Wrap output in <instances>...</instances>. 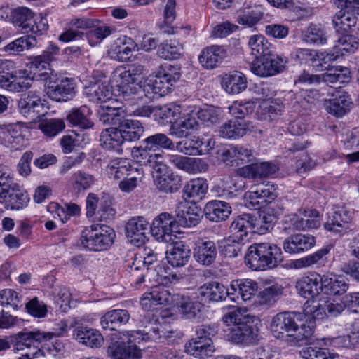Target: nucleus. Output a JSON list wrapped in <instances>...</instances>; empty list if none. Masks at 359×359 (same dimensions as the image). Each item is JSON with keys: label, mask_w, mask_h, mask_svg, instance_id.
<instances>
[{"label": "nucleus", "mask_w": 359, "mask_h": 359, "mask_svg": "<svg viewBox=\"0 0 359 359\" xmlns=\"http://www.w3.org/2000/svg\"><path fill=\"white\" fill-rule=\"evenodd\" d=\"M197 338L185 346L186 352L194 357L211 356L214 351L211 337L217 333V327L211 325H202L196 329Z\"/></svg>", "instance_id": "9b49d317"}, {"label": "nucleus", "mask_w": 359, "mask_h": 359, "mask_svg": "<svg viewBox=\"0 0 359 359\" xmlns=\"http://www.w3.org/2000/svg\"><path fill=\"white\" fill-rule=\"evenodd\" d=\"M90 110L86 106L73 109L67 116V121L73 126H78L82 129H88L93 126V122L89 118Z\"/></svg>", "instance_id": "09e8293b"}, {"label": "nucleus", "mask_w": 359, "mask_h": 359, "mask_svg": "<svg viewBox=\"0 0 359 359\" xmlns=\"http://www.w3.org/2000/svg\"><path fill=\"white\" fill-rule=\"evenodd\" d=\"M330 249L326 247L318 250L313 254L306 257L297 259L291 262V267L294 269H300L311 266L323 258L329 253Z\"/></svg>", "instance_id": "680f3d73"}, {"label": "nucleus", "mask_w": 359, "mask_h": 359, "mask_svg": "<svg viewBox=\"0 0 359 359\" xmlns=\"http://www.w3.org/2000/svg\"><path fill=\"white\" fill-rule=\"evenodd\" d=\"M302 316L298 312H280L272 318L271 332L276 339H285L291 345L306 344L313 333L314 326L306 325Z\"/></svg>", "instance_id": "f257e3e1"}, {"label": "nucleus", "mask_w": 359, "mask_h": 359, "mask_svg": "<svg viewBox=\"0 0 359 359\" xmlns=\"http://www.w3.org/2000/svg\"><path fill=\"white\" fill-rule=\"evenodd\" d=\"M208 188L207 181L203 178L192 179L186 184L184 192L189 198L194 199L203 198Z\"/></svg>", "instance_id": "6e6d98bb"}, {"label": "nucleus", "mask_w": 359, "mask_h": 359, "mask_svg": "<svg viewBox=\"0 0 359 359\" xmlns=\"http://www.w3.org/2000/svg\"><path fill=\"white\" fill-rule=\"evenodd\" d=\"M140 337L137 330L112 332L108 355L111 359H141L142 351L136 345L142 341Z\"/></svg>", "instance_id": "20e7f679"}, {"label": "nucleus", "mask_w": 359, "mask_h": 359, "mask_svg": "<svg viewBox=\"0 0 359 359\" xmlns=\"http://www.w3.org/2000/svg\"><path fill=\"white\" fill-rule=\"evenodd\" d=\"M255 103L252 101H248L245 103L236 101L229 107V114L234 116L236 120L243 121L250 114H252L255 109Z\"/></svg>", "instance_id": "69168bd1"}, {"label": "nucleus", "mask_w": 359, "mask_h": 359, "mask_svg": "<svg viewBox=\"0 0 359 359\" xmlns=\"http://www.w3.org/2000/svg\"><path fill=\"white\" fill-rule=\"evenodd\" d=\"M115 236L112 228L104 225H93L82 231L80 241L81 245L90 250L102 251L112 245Z\"/></svg>", "instance_id": "9d476101"}, {"label": "nucleus", "mask_w": 359, "mask_h": 359, "mask_svg": "<svg viewBox=\"0 0 359 359\" xmlns=\"http://www.w3.org/2000/svg\"><path fill=\"white\" fill-rule=\"evenodd\" d=\"M112 81L116 83V88L119 96L128 98L135 95L140 88L135 79L125 67L117 68L113 74Z\"/></svg>", "instance_id": "6ab92c4d"}, {"label": "nucleus", "mask_w": 359, "mask_h": 359, "mask_svg": "<svg viewBox=\"0 0 359 359\" xmlns=\"http://www.w3.org/2000/svg\"><path fill=\"white\" fill-rule=\"evenodd\" d=\"M278 196L274 184L268 182L266 184L259 185L256 190L250 191L246 196L248 208L255 210L273 201Z\"/></svg>", "instance_id": "dca6fc26"}, {"label": "nucleus", "mask_w": 359, "mask_h": 359, "mask_svg": "<svg viewBox=\"0 0 359 359\" xmlns=\"http://www.w3.org/2000/svg\"><path fill=\"white\" fill-rule=\"evenodd\" d=\"M298 294L304 298H313L323 292V276L312 273L299 278L295 285Z\"/></svg>", "instance_id": "aec40b11"}, {"label": "nucleus", "mask_w": 359, "mask_h": 359, "mask_svg": "<svg viewBox=\"0 0 359 359\" xmlns=\"http://www.w3.org/2000/svg\"><path fill=\"white\" fill-rule=\"evenodd\" d=\"M203 212L209 221L219 222L229 217L231 213V207L224 201L214 200L206 203Z\"/></svg>", "instance_id": "72a5a7b5"}, {"label": "nucleus", "mask_w": 359, "mask_h": 359, "mask_svg": "<svg viewBox=\"0 0 359 359\" xmlns=\"http://www.w3.org/2000/svg\"><path fill=\"white\" fill-rule=\"evenodd\" d=\"M100 144L107 150H121V146L125 142L119 128L116 126H111L104 129L100 134Z\"/></svg>", "instance_id": "a18cd8bd"}, {"label": "nucleus", "mask_w": 359, "mask_h": 359, "mask_svg": "<svg viewBox=\"0 0 359 359\" xmlns=\"http://www.w3.org/2000/svg\"><path fill=\"white\" fill-rule=\"evenodd\" d=\"M302 40L306 43L323 45L327 42V36L320 26L311 25L302 32Z\"/></svg>", "instance_id": "bf43d9fd"}, {"label": "nucleus", "mask_w": 359, "mask_h": 359, "mask_svg": "<svg viewBox=\"0 0 359 359\" xmlns=\"http://www.w3.org/2000/svg\"><path fill=\"white\" fill-rule=\"evenodd\" d=\"M55 334L53 332H42L39 330L33 332H21L11 336V342L14 351H28L23 355L28 359H33L41 353L39 345L43 342L50 341Z\"/></svg>", "instance_id": "6e6552de"}, {"label": "nucleus", "mask_w": 359, "mask_h": 359, "mask_svg": "<svg viewBox=\"0 0 359 359\" xmlns=\"http://www.w3.org/2000/svg\"><path fill=\"white\" fill-rule=\"evenodd\" d=\"M144 145H147V148L155 151H161L160 149H173L174 143L164 133H156L148 136L143 141Z\"/></svg>", "instance_id": "5fc2aeb1"}, {"label": "nucleus", "mask_w": 359, "mask_h": 359, "mask_svg": "<svg viewBox=\"0 0 359 359\" xmlns=\"http://www.w3.org/2000/svg\"><path fill=\"white\" fill-rule=\"evenodd\" d=\"M351 219V213L344 209H341L334 211L332 215L328 217L324 227L329 231L341 233L350 229Z\"/></svg>", "instance_id": "f704fd0d"}, {"label": "nucleus", "mask_w": 359, "mask_h": 359, "mask_svg": "<svg viewBox=\"0 0 359 359\" xmlns=\"http://www.w3.org/2000/svg\"><path fill=\"white\" fill-rule=\"evenodd\" d=\"M167 325L160 324L156 320L149 322L143 330H137L142 341H153L160 343L170 337L172 332L166 329Z\"/></svg>", "instance_id": "ea45409f"}, {"label": "nucleus", "mask_w": 359, "mask_h": 359, "mask_svg": "<svg viewBox=\"0 0 359 359\" xmlns=\"http://www.w3.org/2000/svg\"><path fill=\"white\" fill-rule=\"evenodd\" d=\"M29 200L27 191L13 182L10 170L0 165V203L6 210L18 211L27 207Z\"/></svg>", "instance_id": "39448f33"}, {"label": "nucleus", "mask_w": 359, "mask_h": 359, "mask_svg": "<svg viewBox=\"0 0 359 359\" xmlns=\"http://www.w3.org/2000/svg\"><path fill=\"white\" fill-rule=\"evenodd\" d=\"M230 299L236 302L241 298L243 302L250 300L258 290L257 283L251 279L234 280L231 285Z\"/></svg>", "instance_id": "bb28decb"}, {"label": "nucleus", "mask_w": 359, "mask_h": 359, "mask_svg": "<svg viewBox=\"0 0 359 359\" xmlns=\"http://www.w3.org/2000/svg\"><path fill=\"white\" fill-rule=\"evenodd\" d=\"M283 261L281 248L276 244L264 242L251 245L245 256V262L254 271L273 269Z\"/></svg>", "instance_id": "f03ea898"}, {"label": "nucleus", "mask_w": 359, "mask_h": 359, "mask_svg": "<svg viewBox=\"0 0 359 359\" xmlns=\"http://www.w3.org/2000/svg\"><path fill=\"white\" fill-rule=\"evenodd\" d=\"M39 127L45 135L51 137L60 133L65 128V124L62 119L52 118L43 121Z\"/></svg>", "instance_id": "774afa93"}, {"label": "nucleus", "mask_w": 359, "mask_h": 359, "mask_svg": "<svg viewBox=\"0 0 359 359\" xmlns=\"http://www.w3.org/2000/svg\"><path fill=\"white\" fill-rule=\"evenodd\" d=\"M263 18L261 8L257 6L244 8L240 11L237 22L243 25L252 27Z\"/></svg>", "instance_id": "13d9d810"}, {"label": "nucleus", "mask_w": 359, "mask_h": 359, "mask_svg": "<svg viewBox=\"0 0 359 359\" xmlns=\"http://www.w3.org/2000/svg\"><path fill=\"white\" fill-rule=\"evenodd\" d=\"M84 93L90 101L96 103H107L112 98L113 93L109 86L101 81L90 84L85 88Z\"/></svg>", "instance_id": "58836bf2"}, {"label": "nucleus", "mask_w": 359, "mask_h": 359, "mask_svg": "<svg viewBox=\"0 0 359 359\" xmlns=\"http://www.w3.org/2000/svg\"><path fill=\"white\" fill-rule=\"evenodd\" d=\"M201 145L202 137L193 136L189 139H185L177 142L176 149L178 151L185 155L195 156L200 155Z\"/></svg>", "instance_id": "0e129e2a"}, {"label": "nucleus", "mask_w": 359, "mask_h": 359, "mask_svg": "<svg viewBox=\"0 0 359 359\" xmlns=\"http://www.w3.org/2000/svg\"><path fill=\"white\" fill-rule=\"evenodd\" d=\"M172 299L169 290L163 285H158L151 288V292L144 294L141 300L142 306H147L148 302L154 305H166Z\"/></svg>", "instance_id": "49530a36"}, {"label": "nucleus", "mask_w": 359, "mask_h": 359, "mask_svg": "<svg viewBox=\"0 0 359 359\" xmlns=\"http://www.w3.org/2000/svg\"><path fill=\"white\" fill-rule=\"evenodd\" d=\"M150 228L149 222L143 217H134L126 224V236L135 246L140 247L147 240V233Z\"/></svg>", "instance_id": "a211bd4d"}, {"label": "nucleus", "mask_w": 359, "mask_h": 359, "mask_svg": "<svg viewBox=\"0 0 359 359\" xmlns=\"http://www.w3.org/2000/svg\"><path fill=\"white\" fill-rule=\"evenodd\" d=\"M287 62L286 57L270 55L257 57L250 65L251 71L261 77L271 76L283 72Z\"/></svg>", "instance_id": "f8f14e48"}, {"label": "nucleus", "mask_w": 359, "mask_h": 359, "mask_svg": "<svg viewBox=\"0 0 359 359\" xmlns=\"http://www.w3.org/2000/svg\"><path fill=\"white\" fill-rule=\"evenodd\" d=\"M178 224L177 218L168 212H162L157 216L150 225L152 236L159 241L168 242L172 233L177 232Z\"/></svg>", "instance_id": "4468645a"}, {"label": "nucleus", "mask_w": 359, "mask_h": 359, "mask_svg": "<svg viewBox=\"0 0 359 359\" xmlns=\"http://www.w3.org/2000/svg\"><path fill=\"white\" fill-rule=\"evenodd\" d=\"M316 244L315 237L309 234L296 233L289 236L283 242L285 252L293 255L306 252Z\"/></svg>", "instance_id": "4be33fe9"}, {"label": "nucleus", "mask_w": 359, "mask_h": 359, "mask_svg": "<svg viewBox=\"0 0 359 359\" xmlns=\"http://www.w3.org/2000/svg\"><path fill=\"white\" fill-rule=\"evenodd\" d=\"M112 50L116 54V58L121 62H126L130 59L132 52L137 50V45L134 40L123 36L116 39Z\"/></svg>", "instance_id": "de8ad7c7"}, {"label": "nucleus", "mask_w": 359, "mask_h": 359, "mask_svg": "<svg viewBox=\"0 0 359 359\" xmlns=\"http://www.w3.org/2000/svg\"><path fill=\"white\" fill-rule=\"evenodd\" d=\"M252 319L241 308L233 306L229 307L227 312L222 316V321L227 326L234 327V325L244 323Z\"/></svg>", "instance_id": "e2e57ef3"}, {"label": "nucleus", "mask_w": 359, "mask_h": 359, "mask_svg": "<svg viewBox=\"0 0 359 359\" xmlns=\"http://www.w3.org/2000/svg\"><path fill=\"white\" fill-rule=\"evenodd\" d=\"M231 287L226 288L223 284L212 281L201 285L197 291L198 297L205 302H222L226 297L230 299Z\"/></svg>", "instance_id": "393cba45"}, {"label": "nucleus", "mask_w": 359, "mask_h": 359, "mask_svg": "<svg viewBox=\"0 0 359 359\" xmlns=\"http://www.w3.org/2000/svg\"><path fill=\"white\" fill-rule=\"evenodd\" d=\"M223 88L229 94H238L247 88V80L241 72H234L226 74L222 81Z\"/></svg>", "instance_id": "c03bdc74"}, {"label": "nucleus", "mask_w": 359, "mask_h": 359, "mask_svg": "<svg viewBox=\"0 0 359 359\" xmlns=\"http://www.w3.org/2000/svg\"><path fill=\"white\" fill-rule=\"evenodd\" d=\"M10 63L8 60L0 59V87L11 92H20L27 89L30 86L28 82L9 72Z\"/></svg>", "instance_id": "412c9836"}, {"label": "nucleus", "mask_w": 359, "mask_h": 359, "mask_svg": "<svg viewBox=\"0 0 359 359\" xmlns=\"http://www.w3.org/2000/svg\"><path fill=\"white\" fill-rule=\"evenodd\" d=\"M130 314L125 309H114L107 312L100 319L102 327L105 330L113 332H118L116 329L128 322Z\"/></svg>", "instance_id": "4c0bfd02"}, {"label": "nucleus", "mask_w": 359, "mask_h": 359, "mask_svg": "<svg viewBox=\"0 0 359 359\" xmlns=\"http://www.w3.org/2000/svg\"><path fill=\"white\" fill-rule=\"evenodd\" d=\"M203 308L201 302L194 301L189 297H183L178 306L179 312L189 320L200 318Z\"/></svg>", "instance_id": "864d4df0"}, {"label": "nucleus", "mask_w": 359, "mask_h": 359, "mask_svg": "<svg viewBox=\"0 0 359 359\" xmlns=\"http://www.w3.org/2000/svg\"><path fill=\"white\" fill-rule=\"evenodd\" d=\"M53 59L52 53H43L32 59L29 64L30 74L33 80L45 81L51 80L53 70L50 68L49 62Z\"/></svg>", "instance_id": "a878e982"}, {"label": "nucleus", "mask_w": 359, "mask_h": 359, "mask_svg": "<svg viewBox=\"0 0 359 359\" xmlns=\"http://www.w3.org/2000/svg\"><path fill=\"white\" fill-rule=\"evenodd\" d=\"M74 336L79 343L91 348L101 346L104 340L97 330L83 326L77 327L74 331Z\"/></svg>", "instance_id": "37998d69"}, {"label": "nucleus", "mask_w": 359, "mask_h": 359, "mask_svg": "<svg viewBox=\"0 0 359 359\" xmlns=\"http://www.w3.org/2000/svg\"><path fill=\"white\" fill-rule=\"evenodd\" d=\"M217 255V247L214 241L201 240L197 241L194 251V257L197 262L204 266L213 264Z\"/></svg>", "instance_id": "7c9ffc66"}, {"label": "nucleus", "mask_w": 359, "mask_h": 359, "mask_svg": "<svg viewBox=\"0 0 359 359\" xmlns=\"http://www.w3.org/2000/svg\"><path fill=\"white\" fill-rule=\"evenodd\" d=\"M339 55L327 53H318L317 51L308 48H299L292 53V57L300 63H307L309 62H315L320 60L327 65L329 62L337 60Z\"/></svg>", "instance_id": "e433bc0d"}, {"label": "nucleus", "mask_w": 359, "mask_h": 359, "mask_svg": "<svg viewBox=\"0 0 359 359\" xmlns=\"http://www.w3.org/2000/svg\"><path fill=\"white\" fill-rule=\"evenodd\" d=\"M349 284L346 278L334 273L323 275V292L330 296H340L347 292Z\"/></svg>", "instance_id": "2f4dec72"}, {"label": "nucleus", "mask_w": 359, "mask_h": 359, "mask_svg": "<svg viewBox=\"0 0 359 359\" xmlns=\"http://www.w3.org/2000/svg\"><path fill=\"white\" fill-rule=\"evenodd\" d=\"M178 225L195 226L201 221V216L196 207L189 206L185 203H180L175 210Z\"/></svg>", "instance_id": "79ce46f5"}, {"label": "nucleus", "mask_w": 359, "mask_h": 359, "mask_svg": "<svg viewBox=\"0 0 359 359\" xmlns=\"http://www.w3.org/2000/svg\"><path fill=\"white\" fill-rule=\"evenodd\" d=\"M352 104L346 92H339L334 98L329 100L325 105L328 113L341 117L350 111Z\"/></svg>", "instance_id": "a19ab883"}, {"label": "nucleus", "mask_w": 359, "mask_h": 359, "mask_svg": "<svg viewBox=\"0 0 359 359\" xmlns=\"http://www.w3.org/2000/svg\"><path fill=\"white\" fill-rule=\"evenodd\" d=\"M155 184L156 188L165 194L175 193L180 190L182 186L181 177L169 170L165 162L162 167L156 168Z\"/></svg>", "instance_id": "f3484780"}, {"label": "nucleus", "mask_w": 359, "mask_h": 359, "mask_svg": "<svg viewBox=\"0 0 359 359\" xmlns=\"http://www.w3.org/2000/svg\"><path fill=\"white\" fill-rule=\"evenodd\" d=\"M18 109L30 121H39L44 116V106L38 91L30 90L23 95L18 102Z\"/></svg>", "instance_id": "ddd939ff"}, {"label": "nucleus", "mask_w": 359, "mask_h": 359, "mask_svg": "<svg viewBox=\"0 0 359 359\" xmlns=\"http://www.w3.org/2000/svg\"><path fill=\"white\" fill-rule=\"evenodd\" d=\"M252 321L234 325L228 329L227 339L236 344L252 345L259 341L258 329L252 325Z\"/></svg>", "instance_id": "2eb2a0df"}, {"label": "nucleus", "mask_w": 359, "mask_h": 359, "mask_svg": "<svg viewBox=\"0 0 359 359\" xmlns=\"http://www.w3.org/2000/svg\"><path fill=\"white\" fill-rule=\"evenodd\" d=\"M358 9H350V6H344L336 13L332 20L336 32L344 34L348 32L354 27L358 20Z\"/></svg>", "instance_id": "cd10ccee"}, {"label": "nucleus", "mask_w": 359, "mask_h": 359, "mask_svg": "<svg viewBox=\"0 0 359 359\" xmlns=\"http://www.w3.org/2000/svg\"><path fill=\"white\" fill-rule=\"evenodd\" d=\"M316 66L320 67L321 70H327L325 74L320 75L321 80L327 84L346 83L351 79V72L346 67H331L329 64L325 65L324 62L316 64Z\"/></svg>", "instance_id": "473e14b6"}, {"label": "nucleus", "mask_w": 359, "mask_h": 359, "mask_svg": "<svg viewBox=\"0 0 359 359\" xmlns=\"http://www.w3.org/2000/svg\"><path fill=\"white\" fill-rule=\"evenodd\" d=\"M182 46L178 42L165 41L158 47L157 55L164 60H177L182 55Z\"/></svg>", "instance_id": "4d7b16f0"}, {"label": "nucleus", "mask_w": 359, "mask_h": 359, "mask_svg": "<svg viewBox=\"0 0 359 359\" xmlns=\"http://www.w3.org/2000/svg\"><path fill=\"white\" fill-rule=\"evenodd\" d=\"M248 46L252 55H255L256 58L271 53V44L263 35L251 36L248 41Z\"/></svg>", "instance_id": "052dcab7"}, {"label": "nucleus", "mask_w": 359, "mask_h": 359, "mask_svg": "<svg viewBox=\"0 0 359 359\" xmlns=\"http://www.w3.org/2000/svg\"><path fill=\"white\" fill-rule=\"evenodd\" d=\"M107 109V112L101 116L100 121L104 124L116 126L125 142H135L140 139L144 131L141 122L126 118V109L114 107Z\"/></svg>", "instance_id": "423d86ee"}, {"label": "nucleus", "mask_w": 359, "mask_h": 359, "mask_svg": "<svg viewBox=\"0 0 359 359\" xmlns=\"http://www.w3.org/2000/svg\"><path fill=\"white\" fill-rule=\"evenodd\" d=\"M248 128L245 121H229L223 124L219 130V135L227 139H236L243 137Z\"/></svg>", "instance_id": "3c124183"}, {"label": "nucleus", "mask_w": 359, "mask_h": 359, "mask_svg": "<svg viewBox=\"0 0 359 359\" xmlns=\"http://www.w3.org/2000/svg\"><path fill=\"white\" fill-rule=\"evenodd\" d=\"M12 23L22 33L41 35L48 28L46 18L36 15L27 7H18L11 12Z\"/></svg>", "instance_id": "1a4fd4ad"}, {"label": "nucleus", "mask_w": 359, "mask_h": 359, "mask_svg": "<svg viewBox=\"0 0 359 359\" xmlns=\"http://www.w3.org/2000/svg\"><path fill=\"white\" fill-rule=\"evenodd\" d=\"M191 250L183 242H176L167 256L168 262L175 267L184 266L189 261Z\"/></svg>", "instance_id": "8fccbe9b"}, {"label": "nucleus", "mask_w": 359, "mask_h": 359, "mask_svg": "<svg viewBox=\"0 0 359 359\" xmlns=\"http://www.w3.org/2000/svg\"><path fill=\"white\" fill-rule=\"evenodd\" d=\"M133 158L141 165L149 166L156 170L157 168L162 167L165 162V153L163 151H155L144 147H135L132 149Z\"/></svg>", "instance_id": "5701e85b"}, {"label": "nucleus", "mask_w": 359, "mask_h": 359, "mask_svg": "<svg viewBox=\"0 0 359 359\" xmlns=\"http://www.w3.org/2000/svg\"><path fill=\"white\" fill-rule=\"evenodd\" d=\"M198 126L197 116L192 111L191 113L174 120L170 126V133L178 138L185 137L191 130H197Z\"/></svg>", "instance_id": "c85d7f7f"}, {"label": "nucleus", "mask_w": 359, "mask_h": 359, "mask_svg": "<svg viewBox=\"0 0 359 359\" xmlns=\"http://www.w3.org/2000/svg\"><path fill=\"white\" fill-rule=\"evenodd\" d=\"M227 57V50L222 46L213 45L204 48L198 57L199 62L207 69L219 66Z\"/></svg>", "instance_id": "c756f323"}, {"label": "nucleus", "mask_w": 359, "mask_h": 359, "mask_svg": "<svg viewBox=\"0 0 359 359\" xmlns=\"http://www.w3.org/2000/svg\"><path fill=\"white\" fill-rule=\"evenodd\" d=\"M76 85L73 80L65 78L62 79L56 85L52 84L49 81L47 86L48 96L57 102H67L73 99L75 96Z\"/></svg>", "instance_id": "b1692460"}, {"label": "nucleus", "mask_w": 359, "mask_h": 359, "mask_svg": "<svg viewBox=\"0 0 359 359\" xmlns=\"http://www.w3.org/2000/svg\"><path fill=\"white\" fill-rule=\"evenodd\" d=\"M276 217L273 214L262 212L257 215L243 214L238 216L230 226L231 232L241 238H245L250 233L265 234L273 229Z\"/></svg>", "instance_id": "7ed1b4c3"}, {"label": "nucleus", "mask_w": 359, "mask_h": 359, "mask_svg": "<svg viewBox=\"0 0 359 359\" xmlns=\"http://www.w3.org/2000/svg\"><path fill=\"white\" fill-rule=\"evenodd\" d=\"M180 76V68L178 66L169 65L162 67L154 78L144 83V95L149 99H155L168 94Z\"/></svg>", "instance_id": "0eeeda50"}, {"label": "nucleus", "mask_w": 359, "mask_h": 359, "mask_svg": "<svg viewBox=\"0 0 359 359\" xmlns=\"http://www.w3.org/2000/svg\"><path fill=\"white\" fill-rule=\"evenodd\" d=\"M282 292L283 287L278 284H274L265 287L259 293L260 304H264L267 306H271L274 304L278 299V297L282 294Z\"/></svg>", "instance_id": "338daca9"}, {"label": "nucleus", "mask_w": 359, "mask_h": 359, "mask_svg": "<svg viewBox=\"0 0 359 359\" xmlns=\"http://www.w3.org/2000/svg\"><path fill=\"white\" fill-rule=\"evenodd\" d=\"M232 233V236L218 241L219 252L226 257H237L241 250V242L245 239L239 238L234 232Z\"/></svg>", "instance_id": "603ef678"}, {"label": "nucleus", "mask_w": 359, "mask_h": 359, "mask_svg": "<svg viewBox=\"0 0 359 359\" xmlns=\"http://www.w3.org/2000/svg\"><path fill=\"white\" fill-rule=\"evenodd\" d=\"M137 170L133 168L129 159L116 158L109 161L107 172L114 180H124L133 175Z\"/></svg>", "instance_id": "c9c22d12"}]
</instances>
